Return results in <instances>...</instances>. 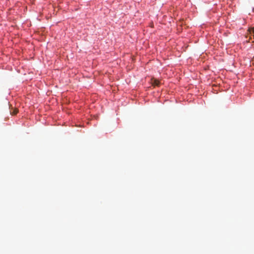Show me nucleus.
Listing matches in <instances>:
<instances>
[{"instance_id":"1","label":"nucleus","mask_w":254,"mask_h":254,"mask_svg":"<svg viewBox=\"0 0 254 254\" xmlns=\"http://www.w3.org/2000/svg\"><path fill=\"white\" fill-rule=\"evenodd\" d=\"M160 82L159 80L157 79H154L153 80V84L154 85L158 86L159 85Z\"/></svg>"},{"instance_id":"2","label":"nucleus","mask_w":254,"mask_h":254,"mask_svg":"<svg viewBox=\"0 0 254 254\" xmlns=\"http://www.w3.org/2000/svg\"><path fill=\"white\" fill-rule=\"evenodd\" d=\"M18 112V110L16 109L13 110L12 112H11L10 114L11 115H16Z\"/></svg>"},{"instance_id":"3","label":"nucleus","mask_w":254,"mask_h":254,"mask_svg":"<svg viewBox=\"0 0 254 254\" xmlns=\"http://www.w3.org/2000/svg\"><path fill=\"white\" fill-rule=\"evenodd\" d=\"M253 32L254 33V28H253Z\"/></svg>"}]
</instances>
